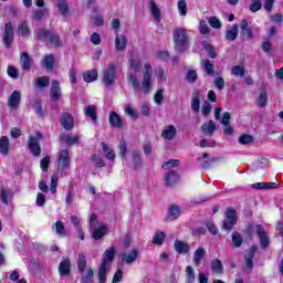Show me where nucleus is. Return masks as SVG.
I'll use <instances>...</instances> for the list:
<instances>
[{"instance_id": "obj_42", "label": "nucleus", "mask_w": 283, "mask_h": 283, "mask_svg": "<svg viewBox=\"0 0 283 283\" xmlns=\"http://www.w3.org/2000/svg\"><path fill=\"white\" fill-rule=\"evenodd\" d=\"M36 86L39 90H43L50 86V76H40L36 78Z\"/></svg>"}, {"instance_id": "obj_62", "label": "nucleus", "mask_w": 283, "mask_h": 283, "mask_svg": "<svg viewBox=\"0 0 283 283\" xmlns=\"http://www.w3.org/2000/svg\"><path fill=\"white\" fill-rule=\"evenodd\" d=\"M7 72L10 78H19V71L17 70V67L9 65Z\"/></svg>"}, {"instance_id": "obj_2", "label": "nucleus", "mask_w": 283, "mask_h": 283, "mask_svg": "<svg viewBox=\"0 0 283 283\" xmlns=\"http://www.w3.org/2000/svg\"><path fill=\"white\" fill-rule=\"evenodd\" d=\"M172 39L175 50L177 52H187L189 50V38L187 36V29L177 27L172 31Z\"/></svg>"}, {"instance_id": "obj_14", "label": "nucleus", "mask_w": 283, "mask_h": 283, "mask_svg": "<svg viewBox=\"0 0 283 283\" xmlns=\"http://www.w3.org/2000/svg\"><path fill=\"white\" fill-rule=\"evenodd\" d=\"M108 123L111 127H115L117 129L125 127V122H123V118L117 115L116 112H111Z\"/></svg>"}, {"instance_id": "obj_45", "label": "nucleus", "mask_w": 283, "mask_h": 283, "mask_svg": "<svg viewBox=\"0 0 283 283\" xmlns=\"http://www.w3.org/2000/svg\"><path fill=\"white\" fill-rule=\"evenodd\" d=\"M202 48L206 50V52L208 53V56L210 59H216V49L213 48V45H211L209 42L203 41L202 42Z\"/></svg>"}, {"instance_id": "obj_27", "label": "nucleus", "mask_w": 283, "mask_h": 283, "mask_svg": "<svg viewBox=\"0 0 283 283\" xmlns=\"http://www.w3.org/2000/svg\"><path fill=\"white\" fill-rule=\"evenodd\" d=\"M105 235H107V226L102 224L98 228H96L95 230H93V234L92 238L93 240H103V238H105Z\"/></svg>"}, {"instance_id": "obj_61", "label": "nucleus", "mask_w": 283, "mask_h": 283, "mask_svg": "<svg viewBox=\"0 0 283 283\" xmlns=\"http://www.w3.org/2000/svg\"><path fill=\"white\" fill-rule=\"evenodd\" d=\"M178 10L180 12V17H187V2L185 0H180L178 2Z\"/></svg>"}, {"instance_id": "obj_43", "label": "nucleus", "mask_w": 283, "mask_h": 283, "mask_svg": "<svg viewBox=\"0 0 283 283\" xmlns=\"http://www.w3.org/2000/svg\"><path fill=\"white\" fill-rule=\"evenodd\" d=\"M132 160L135 169H140V167H143V157H140V153H133Z\"/></svg>"}, {"instance_id": "obj_53", "label": "nucleus", "mask_w": 283, "mask_h": 283, "mask_svg": "<svg viewBox=\"0 0 283 283\" xmlns=\"http://www.w3.org/2000/svg\"><path fill=\"white\" fill-rule=\"evenodd\" d=\"M125 114H127V116H129L130 118H138V112H136V109H134V107H132V105L127 104L124 108Z\"/></svg>"}, {"instance_id": "obj_40", "label": "nucleus", "mask_w": 283, "mask_h": 283, "mask_svg": "<svg viewBox=\"0 0 283 283\" xmlns=\"http://www.w3.org/2000/svg\"><path fill=\"white\" fill-rule=\"evenodd\" d=\"M84 114L85 116H87L88 118H91L93 120V123H96L97 120V117H96V107L90 105V106H86L84 108Z\"/></svg>"}, {"instance_id": "obj_8", "label": "nucleus", "mask_w": 283, "mask_h": 283, "mask_svg": "<svg viewBox=\"0 0 283 283\" xmlns=\"http://www.w3.org/2000/svg\"><path fill=\"white\" fill-rule=\"evenodd\" d=\"M238 222V213L234 209H229L227 211V218L223 220V229L226 231H231L233 227H235V223Z\"/></svg>"}, {"instance_id": "obj_30", "label": "nucleus", "mask_w": 283, "mask_h": 283, "mask_svg": "<svg viewBox=\"0 0 283 283\" xmlns=\"http://www.w3.org/2000/svg\"><path fill=\"white\" fill-rule=\"evenodd\" d=\"M165 180L167 187H174V185H176V182L179 180L178 174H176L174 170H170L167 172Z\"/></svg>"}, {"instance_id": "obj_7", "label": "nucleus", "mask_w": 283, "mask_h": 283, "mask_svg": "<svg viewBox=\"0 0 283 283\" xmlns=\"http://www.w3.org/2000/svg\"><path fill=\"white\" fill-rule=\"evenodd\" d=\"M2 40L7 49L12 48V43H14V25H12V22H7L4 24V33Z\"/></svg>"}, {"instance_id": "obj_54", "label": "nucleus", "mask_w": 283, "mask_h": 283, "mask_svg": "<svg viewBox=\"0 0 283 283\" xmlns=\"http://www.w3.org/2000/svg\"><path fill=\"white\" fill-rule=\"evenodd\" d=\"M32 107H33L34 112H36V114H39V116H43V114H45V109H43V104H41V101L36 99L32 104Z\"/></svg>"}, {"instance_id": "obj_34", "label": "nucleus", "mask_w": 283, "mask_h": 283, "mask_svg": "<svg viewBox=\"0 0 283 283\" xmlns=\"http://www.w3.org/2000/svg\"><path fill=\"white\" fill-rule=\"evenodd\" d=\"M18 34L19 36H30V27L27 21L18 23Z\"/></svg>"}, {"instance_id": "obj_10", "label": "nucleus", "mask_w": 283, "mask_h": 283, "mask_svg": "<svg viewBox=\"0 0 283 283\" xmlns=\"http://www.w3.org/2000/svg\"><path fill=\"white\" fill-rule=\"evenodd\" d=\"M240 35L245 41H251L253 39V30L249 28V22L247 20H241L240 22Z\"/></svg>"}, {"instance_id": "obj_33", "label": "nucleus", "mask_w": 283, "mask_h": 283, "mask_svg": "<svg viewBox=\"0 0 283 283\" xmlns=\"http://www.w3.org/2000/svg\"><path fill=\"white\" fill-rule=\"evenodd\" d=\"M178 218H180V208L175 205L170 206L167 221L169 222V221L178 220Z\"/></svg>"}, {"instance_id": "obj_60", "label": "nucleus", "mask_w": 283, "mask_h": 283, "mask_svg": "<svg viewBox=\"0 0 283 283\" xmlns=\"http://www.w3.org/2000/svg\"><path fill=\"white\" fill-rule=\"evenodd\" d=\"M154 244H163L165 242V232H157L153 238Z\"/></svg>"}, {"instance_id": "obj_18", "label": "nucleus", "mask_w": 283, "mask_h": 283, "mask_svg": "<svg viewBox=\"0 0 283 283\" xmlns=\"http://www.w3.org/2000/svg\"><path fill=\"white\" fill-rule=\"evenodd\" d=\"M32 57H30V54L28 52H22L20 55V65L22 70L30 71L32 70Z\"/></svg>"}, {"instance_id": "obj_3", "label": "nucleus", "mask_w": 283, "mask_h": 283, "mask_svg": "<svg viewBox=\"0 0 283 283\" xmlns=\"http://www.w3.org/2000/svg\"><path fill=\"white\" fill-rule=\"evenodd\" d=\"M85 254L80 253L77 256V271L81 273V283H94V269L87 268ZM86 269V270H85Z\"/></svg>"}, {"instance_id": "obj_35", "label": "nucleus", "mask_w": 283, "mask_h": 283, "mask_svg": "<svg viewBox=\"0 0 283 283\" xmlns=\"http://www.w3.org/2000/svg\"><path fill=\"white\" fill-rule=\"evenodd\" d=\"M210 270L212 271V273L222 275V261H220L219 259H213L210 262Z\"/></svg>"}, {"instance_id": "obj_37", "label": "nucleus", "mask_w": 283, "mask_h": 283, "mask_svg": "<svg viewBox=\"0 0 283 283\" xmlns=\"http://www.w3.org/2000/svg\"><path fill=\"white\" fill-rule=\"evenodd\" d=\"M42 65L45 66L46 70L54 69V54L45 55L42 60Z\"/></svg>"}, {"instance_id": "obj_20", "label": "nucleus", "mask_w": 283, "mask_h": 283, "mask_svg": "<svg viewBox=\"0 0 283 283\" xmlns=\"http://www.w3.org/2000/svg\"><path fill=\"white\" fill-rule=\"evenodd\" d=\"M177 129L174 125H168L163 129L161 138L165 140H174L176 138Z\"/></svg>"}, {"instance_id": "obj_48", "label": "nucleus", "mask_w": 283, "mask_h": 283, "mask_svg": "<svg viewBox=\"0 0 283 283\" xmlns=\"http://www.w3.org/2000/svg\"><path fill=\"white\" fill-rule=\"evenodd\" d=\"M55 233L61 238L66 235L65 226L63 224V221L59 220L55 222Z\"/></svg>"}, {"instance_id": "obj_64", "label": "nucleus", "mask_w": 283, "mask_h": 283, "mask_svg": "<svg viewBox=\"0 0 283 283\" xmlns=\"http://www.w3.org/2000/svg\"><path fill=\"white\" fill-rule=\"evenodd\" d=\"M214 87L219 91L224 90V78L223 77H217L214 78Z\"/></svg>"}, {"instance_id": "obj_22", "label": "nucleus", "mask_w": 283, "mask_h": 283, "mask_svg": "<svg viewBox=\"0 0 283 283\" xmlns=\"http://www.w3.org/2000/svg\"><path fill=\"white\" fill-rule=\"evenodd\" d=\"M116 258V249L111 248L104 252V258L102 259V262L99 266H104L107 269V263L112 262Z\"/></svg>"}, {"instance_id": "obj_19", "label": "nucleus", "mask_w": 283, "mask_h": 283, "mask_svg": "<svg viewBox=\"0 0 283 283\" xmlns=\"http://www.w3.org/2000/svg\"><path fill=\"white\" fill-rule=\"evenodd\" d=\"M51 98L54 102L61 101V83L57 80L52 81Z\"/></svg>"}, {"instance_id": "obj_9", "label": "nucleus", "mask_w": 283, "mask_h": 283, "mask_svg": "<svg viewBox=\"0 0 283 283\" xmlns=\"http://www.w3.org/2000/svg\"><path fill=\"white\" fill-rule=\"evenodd\" d=\"M255 233L259 235L261 248L269 249L271 241L269 240V235L266 234V231L262 224L255 226Z\"/></svg>"}, {"instance_id": "obj_55", "label": "nucleus", "mask_w": 283, "mask_h": 283, "mask_svg": "<svg viewBox=\"0 0 283 283\" xmlns=\"http://www.w3.org/2000/svg\"><path fill=\"white\" fill-rule=\"evenodd\" d=\"M98 280H99V283H106L107 282V268H104V266L99 265Z\"/></svg>"}, {"instance_id": "obj_44", "label": "nucleus", "mask_w": 283, "mask_h": 283, "mask_svg": "<svg viewBox=\"0 0 283 283\" xmlns=\"http://www.w3.org/2000/svg\"><path fill=\"white\" fill-rule=\"evenodd\" d=\"M226 39L228 41H235L238 39V24H234L232 29L227 31Z\"/></svg>"}, {"instance_id": "obj_49", "label": "nucleus", "mask_w": 283, "mask_h": 283, "mask_svg": "<svg viewBox=\"0 0 283 283\" xmlns=\"http://www.w3.org/2000/svg\"><path fill=\"white\" fill-rule=\"evenodd\" d=\"M266 101H269L266 91H262L256 99V105H259V107H266Z\"/></svg>"}, {"instance_id": "obj_25", "label": "nucleus", "mask_w": 283, "mask_h": 283, "mask_svg": "<svg viewBox=\"0 0 283 283\" xmlns=\"http://www.w3.org/2000/svg\"><path fill=\"white\" fill-rule=\"evenodd\" d=\"M71 266L72 262L70 261V258H64L59 265L60 275H70Z\"/></svg>"}, {"instance_id": "obj_47", "label": "nucleus", "mask_w": 283, "mask_h": 283, "mask_svg": "<svg viewBox=\"0 0 283 283\" xmlns=\"http://www.w3.org/2000/svg\"><path fill=\"white\" fill-rule=\"evenodd\" d=\"M57 10L61 12L63 17L67 15L69 8H67V2L65 0H57Z\"/></svg>"}, {"instance_id": "obj_51", "label": "nucleus", "mask_w": 283, "mask_h": 283, "mask_svg": "<svg viewBox=\"0 0 283 283\" xmlns=\"http://www.w3.org/2000/svg\"><path fill=\"white\" fill-rule=\"evenodd\" d=\"M253 140H254L253 136L249 134H244L239 137L240 145H252Z\"/></svg>"}, {"instance_id": "obj_57", "label": "nucleus", "mask_w": 283, "mask_h": 283, "mask_svg": "<svg viewBox=\"0 0 283 283\" xmlns=\"http://www.w3.org/2000/svg\"><path fill=\"white\" fill-rule=\"evenodd\" d=\"M231 74L232 76H240L241 78L244 77V66H240V65L233 66Z\"/></svg>"}, {"instance_id": "obj_29", "label": "nucleus", "mask_w": 283, "mask_h": 283, "mask_svg": "<svg viewBox=\"0 0 283 283\" xmlns=\"http://www.w3.org/2000/svg\"><path fill=\"white\" fill-rule=\"evenodd\" d=\"M0 198L3 205H10L12 202V191L6 187L0 188Z\"/></svg>"}, {"instance_id": "obj_56", "label": "nucleus", "mask_w": 283, "mask_h": 283, "mask_svg": "<svg viewBox=\"0 0 283 283\" xmlns=\"http://www.w3.org/2000/svg\"><path fill=\"white\" fill-rule=\"evenodd\" d=\"M208 23L211 28H214V30H220L222 28V23L217 17H210Z\"/></svg>"}, {"instance_id": "obj_36", "label": "nucleus", "mask_w": 283, "mask_h": 283, "mask_svg": "<svg viewBox=\"0 0 283 283\" xmlns=\"http://www.w3.org/2000/svg\"><path fill=\"white\" fill-rule=\"evenodd\" d=\"M10 149V140L7 136L0 138V154L2 156H8V151Z\"/></svg>"}, {"instance_id": "obj_58", "label": "nucleus", "mask_w": 283, "mask_h": 283, "mask_svg": "<svg viewBox=\"0 0 283 283\" xmlns=\"http://www.w3.org/2000/svg\"><path fill=\"white\" fill-rule=\"evenodd\" d=\"M188 83H196L198 81V73L195 70H189L186 74Z\"/></svg>"}, {"instance_id": "obj_13", "label": "nucleus", "mask_w": 283, "mask_h": 283, "mask_svg": "<svg viewBox=\"0 0 283 283\" xmlns=\"http://www.w3.org/2000/svg\"><path fill=\"white\" fill-rule=\"evenodd\" d=\"M28 147L31 154L35 157L41 156V146L39 145V139L34 136H30L28 139Z\"/></svg>"}, {"instance_id": "obj_12", "label": "nucleus", "mask_w": 283, "mask_h": 283, "mask_svg": "<svg viewBox=\"0 0 283 283\" xmlns=\"http://www.w3.org/2000/svg\"><path fill=\"white\" fill-rule=\"evenodd\" d=\"M60 123L66 132H71V129H74V117L70 113H63L60 119Z\"/></svg>"}, {"instance_id": "obj_52", "label": "nucleus", "mask_w": 283, "mask_h": 283, "mask_svg": "<svg viewBox=\"0 0 283 283\" xmlns=\"http://www.w3.org/2000/svg\"><path fill=\"white\" fill-rule=\"evenodd\" d=\"M45 14H48V9H40L33 11L32 19L33 21H41Z\"/></svg>"}, {"instance_id": "obj_41", "label": "nucleus", "mask_w": 283, "mask_h": 283, "mask_svg": "<svg viewBox=\"0 0 283 283\" xmlns=\"http://www.w3.org/2000/svg\"><path fill=\"white\" fill-rule=\"evenodd\" d=\"M196 282V272L191 268V265L186 266V283H195Z\"/></svg>"}, {"instance_id": "obj_38", "label": "nucleus", "mask_w": 283, "mask_h": 283, "mask_svg": "<svg viewBox=\"0 0 283 283\" xmlns=\"http://www.w3.org/2000/svg\"><path fill=\"white\" fill-rule=\"evenodd\" d=\"M253 189H277V184L276 182H256L252 185Z\"/></svg>"}, {"instance_id": "obj_23", "label": "nucleus", "mask_w": 283, "mask_h": 283, "mask_svg": "<svg viewBox=\"0 0 283 283\" xmlns=\"http://www.w3.org/2000/svg\"><path fill=\"white\" fill-rule=\"evenodd\" d=\"M216 122L213 120H208L202 126H201V130L206 136H213V134H216Z\"/></svg>"}, {"instance_id": "obj_5", "label": "nucleus", "mask_w": 283, "mask_h": 283, "mask_svg": "<svg viewBox=\"0 0 283 283\" xmlns=\"http://www.w3.org/2000/svg\"><path fill=\"white\" fill-rule=\"evenodd\" d=\"M117 66L114 63H108L102 71V83L105 87H112L116 83Z\"/></svg>"}, {"instance_id": "obj_63", "label": "nucleus", "mask_w": 283, "mask_h": 283, "mask_svg": "<svg viewBox=\"0 0 283 283\" xmlns=\"http://www.w3.org/2000/svg\"><path fill=\"white\" fill-rule=\"evenodd\" d=\"M50 163H52V160L50 159V156L44 157L40 161V167H41L42 171H48V168L50 167Z\"/></svg>"}, {"instance_id": "obj_17", "label": "nucleus", "mask_w": 283, "mask_h": 283, "mask_svg": "<svg viewBox=\"0 0 283 283\" xmlns=\"http://www.w3.org/2000/svg\"><path fill=\"white\" fill-rule=\"evenodd\" d=\"M258 251V247L252 245L250 248V251L248 254H245L244 260H245V269L249 271H253V259L255 258V253Z\"/></svg>"}, {"instance_id": "obj_24", "label": "nucleus", "mask_w": 283, "mask_h": 283, "mask_svg": "<svg viewBox=\"0 0 283 283\" xmlns=\"http://www.w3.org/2000/svg\"><path fill=\"white\" fill-rule=\"evenodd\" d=\"M174 247H175V251H176L177 253H180L181 255H187V253H189V251H190V249H191V248L188 245L187 242L180 241V240L175 241Z\"/></svg>"}, {"instance_id": "obj_32", "label": "nucleus", "mask_w": 283, "mask_h": 283, "mask_svg": "<svg viewBox=\"0 0 283 283\" xmlns=\"http://www.w3.org/2000/svg\"><path fill=\"white\" fill-rule=\"evenodd\" d=\"M206 253H207V251H205L203 248H198L195 251L192 262H193V264H196V266H200V262H202V258H205Z\"/></svg>"}, {"instance_id": "obj_39", "label": "nucleus", "mask_w": 283, "mask_h": 283, "mask_svg": "<svg viewBox=\"0 0 283 283\" xmlns=\"http://www.w3.org/2000/svg\"><path fill=\"white\" fill-rule=\"evenodd\" d=\"M243 242L244 239L242 238V234L240 232L232 233V244L234 245L235 249H240Z\"/></svg>"}, {"instance_id": "obj_31", "label": "nucleus", "mask_w": 283, "mask_h": 283, "mask_svg": "<svg viewBox=\"0 0 283 283\" xmlns=\"http://www.w3.org/2000/svg\"><path fill=\"white\" fill-rule=\"evenodd\" d=\"M83 78H84L85 83H94V81H97V78H98V71L96 69L86 71L83 74Z\"/></svg>"}, {"instance_id": "obj_15", "label": "nucleus", "mask_w": 283, "mask_h": 283, "mask_svg": "<svg viewBox=\"0 0 283 283\" xmlns=\"http://www.w3.org/2000/svg\"><path fill=\"white\" fill-rule=\"evenodd\" d=\"M139 252L135 248L130 252H124L122 254V262H125V264H134L136 260H138Z\"/></svg>"}, {"instance_id": "obj_26", "label": "nucleus", "mask_w": 283, "mask_h": 283, "mask_svg": "<svg viewBox=\"0 0 283 283\" xmlns=\"http://www.w3.org/2000/svg\"><path fill=\"white\" fill-rule=\"evenodd\" d=\"M148 8L155 21H157V23H160V9L158 8V4H156V1L148 0Z\"/></svg>"}, {"instance_id": "obj_11", "label": "nucleus", "mask_w": 283, "mask_h": 283, "mask_svg": "<svg viewBox=\"0 0 283 283\" xmlns=\"http://www.w3.org/2000/svg\"><path fill=\"white\" fill-rule=\"evenodd\" d=\"M201 96H202V91L195 90L192 92L190 107H191L192 112H195V114H198V112H200V98H201Z\"/></svg>"}, {"instance_id": "obj_16", "label": "nucleus", "mask_w": 283, "mask_h": 283, "mask_svg": "<svg viewBox=\"0 0 283 283\" xmlns=\"http://www.w3.org/2000/svg\"><path fill=\"white\" fill-rule=\"evenodd\" d=\"M8 105L11 107V109H17V107L21 105V92L13 91L8 98Z\"/></svg>"}, {"instance_id": "obj_21", "label": "nucleus", "mask_w": 283, "mask_h": 283, "mask_svg": "<svg viewBox=\"0 0 283 283\" xmlns=\"http://www.w3.org/2000/svg\"><path fill=\"white\" fill-rule=\"evenodd\" d=\"M60 140L64 144V145H78L81 137H78V135L72 136V135H67V134H62L60 135Z\"/></svg>"}, {"instance_id": "obj_46", "label": "nucleus", "mask_w": 283, "mask_h": 283, "mask_svg": "<svg viewBox=\"0 0 283 283\" xmlns=\"http://www.w3.org/2000/svg\"><path fill=\"white\" fill-rule=\"evenodd\" d=\"M102 149H103L104 154H106L107 160L116 159V154H114V150L109 149V146H107V144L102 143Z\"/></svg>"}, {"instance_id": "obj_28", "label": "nucleus", "mask_w": 283, "mask_h": 283, "mask_svg": "<svg viewBox=\"0 0 283 283\" xmlns=\"http://www.w3.org/2000/svg\"><path fill=\"white\" fill-rule=\"evenodd\" d=\"M115 48L118 52H123L127 48V38L123 34H117L115 38Z\"/></svg>"}, {"instance_id": "obj_50", "label": "nucleus", "mask_w": 283, "mask_h": 283, "mask_svg": "<svg viewBox=\"0 0 283 283\" xmlns=\"http://www.w3.org/2000/svg\"><path fill=\"white\" fill-rule=\"evenodd\" d=\"M129 67L136 74V72H140V69L143 67V64L140 63V60L130 59L129 60Z\"/></svg>"}, {"instance_id": "obj_4", "label": "nucleus", "mask_w": 283, "mask_h": 283, "mask_svg": "<svg viewBox=\"0 0 283 283\" xmlns=\"http://www.w3.org/2000/svg\"><path fill=\"white\" fill-rule=\"evenodd\" d=\"M35 39L38 41H48L53 45V48H61L63 45V42L61 41V36L56 33H50L45 29H38L34 33Z\"/></svg>"}, {"instance_id": "obj_6", "label": "nucleus", "mask_w": 283, "mask_h": 283, "mask_svg": "<svg viewBox=\"0 0 283 283\" xmlns=\"http://www.w3.org/2000/svg\"><path fill=\"white\" fill-rule=\"evenodd\" d=\"M70 169V150L62 149L57 157V171L65 176V171Z\"/></svg>"}, {"instance_id": "obj_59", "label": "nucleus", "mask_w": 283, "mask_h": 283, "mask_svg": "<svg viewBox=\"0 0 283 283\" xmlns=\"http://www.w3.org/2000/svg\"><path fill=\"white\" fill-rule=\"evenodd\" d=\"M59 186V175H53L51 177L50 190L53 193H56V187Z\"/></svg>"}, {"instance_id": "obj_1", "label": "nucleus", "mask_w": 283, "mask_h": 283, "mask_svg": "<svg viewBox=\"0 0 283 283\" xmlns=\"http://www.w3.org/2000/svg\"><path fill=\"white\" fill-rule=\"evenodd\" d=\"M146 72L144 73L143 82L140 85V82H138V76H136V73H129L127 75V81L130 83L134 92H143L145 94H149L151 92V75L154 74V70H151V64H145Z\"/></svg>"}]
</instances>
